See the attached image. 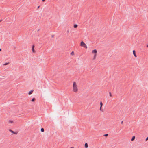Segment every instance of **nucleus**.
Segmentation results:
<instances>
[{
	"label": "nucleus",
	"mask_w": 148,
	"mask_h": 148,
	"mask_svg": "<svg viewBox=\"0 0 148 148\" xmlns=\"http://www.w3.org/2000/svg\"><path fill=\"white\" fill-rule=\"evenodd\" d=\"M1 51V48L0 49V51Z\"/></svg>",
	"instance_id": "obj_29"
},
{
	"label": "nucleus",
	"mask_w": 148,
	"mask_h": 148,
	"mask_svg": "<svg viewBox=\"0 0 148 148\" xmlns=\"http://www.w3.org/2000/svg\"><path fill=\"white\" fill-rule=\"evenodd\" d=\"M41 131L42 132H43L44 131V130L43 128H41Z\"/></svg>",
	"instance_id": "obj_12"
},
{
	"label": "nucleus",
	"mask_w": 148,
	"mask_h": 148,
	"mask_svg": "<svg viewBox=\"0 0 148 148\" xmlns=\"http://www.w3.org/2000/svg\"><path fill=\"white\" fill-rule=\"evenodd\" d=\"M35 100V99L34 98L32 99L31 100V101L32 102H34Z\"/></svg>",
	"instance_id": "obj_13"
},
{
	"label": "nucleus",
	"mask_w": 148,
	"mask_h": 148,
	"mask_svg": "<svg viewBox=\"0 0 148 148\" xmlns=\"http://www.w3.org/2000/svg\"><path fill=\"white\" fill-rule=\"evenodd\" d=\"M133 54L134 56L136 57L137 55H136V54L135 51L134 50L133 51Z\"/></svg>",
	"instance_id": "obj_7"
},
{
	"label": "nucleus",
	"mask_w": 148,
	"mask_h": 148,
	"mask_svg": "<svg viewBox=\"0 0 148 148\" xmlns=\"http://www.w3.org/2000/svg\"><path fill=\"white\" fill-rule=\"evenodd\" d=\"M71 54L72 55H74V52L73 51H72L71 53Z\"/></svg>",
	"instance_id": "obj_19"
},
{
	"label": "nucleus",
	"mask_w": 148,
	"mask_h": 148,
	"mask_svg": "<svg viewBox=\"0 0 148 148\" xmlns=\"http://www.w3.org/2000/svg\"><path fill=\"white\" fill-rule=\"evenodd\" d=\"M9 131L11 132V133H12L14 134H17V133L15 132L14 131H12L10 129L9 130Z\"/></svg>",
	"instance_id": "obj_3"
},
{
	"label": "nucleus",
	"mask_w": 148,
	"mask_h": 148,
	"mask_svg": "<svg viewBox=\"0 0 148 148\" xmlns=\"http://www.w3.org/2000/svg\"><path fill=\"white\" fill-rule=\"evenodd\" d=\"M92 53H93L96 54L97 53V50L96 49H94L92 51Z\"/></svg>",
	"instance_id": "obj_5"
},
{
	"label": "nucleus",
	"mask_w": 148,
	"mask_h": 148,
	"mask_svg": "<svg viewBox=\"0 0 148 148\" xmlns=\"http://www.w3.org/2000/svg\"><path fill=\"white\" fill-rule=\"evenodd\" d=\"M45 0H42V1L43 2H44V1Z\"/></svg>",
	"instance_id": "obj_26"
},
{
	"label": "nucleus",
	"mask_w": 148,
	"mask_h": 148,
	"mask_svg": "<svg viewBox=\"0 0 148 148\" xmlns=\"http://www.w3.org/2000/svg\"><path fill=\"white\" fill-rule=\"evenodd\" d=\"M2 21L1 20H0V22Z\"/></svg>",
	"instance_id": "obj_31"
},
{
	"label": "nucleus",
	"mask_w": 148,
	"mask_h": 148,
	"mask_svg": "<svg viewBox=\"0 0 148 148\" xmlns=\"http://www.w3.org/2000/svg\"><path fill=\"white\" fill-rule=\"evenodd\" d=\"M101 108H102V107H101V106H100V110L101 111L103 112V110Z\"/></svg>",
	"instance_id": "obj_15"
},
{
	"label": "nucleus",
	"mask_w": 148,
	"mask_h": 148,
	"mask_svg": "<svg viewBox=\"0 0 148 148\" xmlns=\"http://www.w3.org/2000/svg\"><path fill=\"white\" fill-rule=\"evenodd\" d=\"M147 47H148V45H147Z\"/></svg>",
	"instance_id": "obj_30"
},
{
	"label": "nucleus",
	"mask_w": 148,
	"mask_h": 148,
	"mask_svg": "<svg viewBox=\"0 0 148 148\" xmlns=\"http://www.w3.org/2000/svg\"><path fill=\"white\" fill-rule=\"evenodd\" d=\"M77 87V85L76 84V82H73V87Z\"/></svg>",
	"instance_id": "obj_6"
},
{
	"label": "nucleus",
	"mask_w": 148,
	"mask_h": 148,
	"mask_svg": "<svg viewBox=\"0 0 148 148\" xmlns=\"http://www.w3.org/2000/svg\"><path fill=\"white\" fill-rule=\"evenodd\" d=\"M54 35H51V37H52V38L53 37H54Z\"/></svg>",
	"instance_id": "obj_23"
},
{
	"label": "nucleus",
	"mask_w": 148,
	"mask_h": 148,
	"mask_svg": "<svg viewBox=\"0 0 148 148\" xmlns=\"http://www.w3.org/2000/svg\"><path fill=\"white\" fill-rule=\"evenodd\" d=\"M34 45H33L32 47V52L34 53L35 52V50L34 49Z\"/></svg>",
	"instance_id": "obj_4"
},
{
	"label": "nucleus",
	"mask_w": 148,
	"mask_h": 148,
	"mask_svg": "<svg viewBox=\"0 0 148 148\" xmlns=\"http://www.w3.org/2000/svg\"><path fill=\"white\" fill-rule=\"evenodd\" d=\"M100 106H101V107H102L103 106V103L101 101V102L100 103Z\"/></svg>",
	"instance_id": "obj_14"
},
{
	"label": "nucleus",
	"mask_w": 148,
	"mask_h": 148,
	"mask_svg": "<svg viewBox=\"0 0 148 148\" xmlns=\"http://www.w3.org/2000/svg\"><path fill=\"white\" fill-rule=\"evenodd\" d=\"M73 91L75 92H76L77 91V87H73Z\"/></svg>",
	"instance_id": "obj_2"
},
{
	"label": "nucleus",
	"mask_w": 148,
	"mask_h": 148,
	"mask_svg": "<svg viewBox=\"0 0 148 148\" xmlns=\"http://www.w3.org/2000/svg\"><path fill=\"white\" fill-rule=\"evenodd\" d=\"M135 138V137L134 136H133L132 138L131 139V141H133L134 139Z\"/></svg>",
	"instance_id": "obj_10"
},
{
	"label": "nucleus",
	"mask_w": 148,
	"mask_h": 148,
	"mask_svg": "<svg viewBox=\"0 0 148 148\" xmlns=\"http://www.w3.org/2000/svg\"><path fill=\"white\" fill-rule=\"evenodd\" d=\"M96 54H95L94 56V59H95V57H96Z\"/></svg>",
	"instance_id": "obj_20"
},
{
	"label": "nucleus",
	"mask_w": 148,
	"mask_h": 148,
	"mask_svg": "<svg viewBox=\"0 0 148 148\" xmlns=\"http://www.w3.org/2000/svg\"><path fill=\"white\" fill-rule=\"evenodd\" d=\"M109 94H110V96H112V95L111 94V92H109Z\"/></svg>",
	"instance_id": "obj_22"
},
{
	"label": "nucleus",
	"mask_w": 148,
	"mask_h": 148,
	"mask_svg": "<svg viewBox=\"0 0 148 148\" xmlns=\"http://www.w3.org/2000/svg\"><path fill=\"white\" fill-rule=\"evenodd\" d=\"M33 91H34V90H30L28 94L29 95H30L33 92Z\"/></svg>",
	"instance_id": "obj_8"
},
{
	"label": "nucleus",
	"mask_w": 148,
	"mask_h": 148,
	"mask_svg": "<svg viewBox=\"0 0 148 148\" xmlns=\"http://www.w3.org/2000/svg\"><path fill=\"white\" fill-rule=\"evenodd\" d=\"M67 32H68V33H69V30H67Z\"/></svg>",
	"instance_id": "obj_28"
},
{
	"label": "nucleus",
	"mask_w": 148,
	"mask_h": 148,
	"mask_svg": "<svg viewBox=\"0 0 148 148\" xmlns=\"http://www.w3.org/2000/svg\"><path fill=\"white\" fill-rule=\"evenodd\" d=\"M148 140V137H147L146 138V139H145V140L146 141H147Z\"/></svg>",
	"instance_id": "obj_21"
},
{
	"label": "nucleus",
	"mask_w": 148,
	"mask_h": 148,
	"mask_svg": "<svg viewBox=\"0 0 148 148\" xmlns=\"http://www.w3.org/2000/svg\"><path fill=\"white\" fill-rule=\"evenodd\" d=\"M85 147V148H87L88 147V145L87 143H86L84 145Z\"/></svg>",
	"instance_id": "obj_9"
},
{
	"label": "nucleus",
	"mask_w": 148,
	"mask_h": 148,
	"mask_svg": "<svg viewBox=\"0 0 148 148\" xmlns=\"http://www.w3.org/2000/svg\"><path fill=\"white\" fill-rule=\"evenodd\" d=\"M40 6H38V7H37V9H39V8H40Z\"/></svg>",
	"instance_id": "obj_24"
},
{
	"label": "nucleus",
	"mask_w": 148,
	"mask_h": 148,
	"mask_svg": "<svg viewBox=\"0 0 148 148\" xmlns=\"http://www.w3.org/2000/svg\"><path fill=\"white\" fill-rule=\"evenodd\" d=\"M108 134H104V135L106 137L108 135Z\"/></svg>",
	"instance_id": "obj_18"
},
{
	"label": "nucleus",
	"mask_w": 148,
	"mask_h": 148,
	"mask_svg": "<svg viewBox=\"0 0 148 148\" xmlns=\"http://www.w3.org/2000/svg\"><path fill=\"white\" fill-rule=\"evenodd\" d=\"M9 64V62H7V63H5L4 64V65H7L8 64Z\"/></svg>",
	"instance_id": "obj_16"
},
{
	"label": "nucleus",
	"mask_w": 148,
	"mask_h": 148,
	"mask_svg": "<svg viewBox=\"0 0 148 148\" xmlns=\"http://www.w3.org/2000/svg\"><path fill=\"white\" fill-rule=\"evenodd\" d=\"M80 45L83 47H84L86 48H87V47L86 44L83 41H81L80 43Z\"/></svg>",
	"instance_id": "obj_1"
},
{
	"label": "nucleus",
	"mask_w": 148,
	"mask_h": 148,
	"mask_svg": "<svg viewBox=\"0 0 148 148\" xmlns=\"http://www.w3.org/2000/svg\"><path fill=\"white\" fill-rule=\"evenodd\" d=\"M9 122L11 123H13V121H12L10 120L9 121Z\"/></svg>",
	"instance_id": "obj_17"
},
{
	"label": "nucleus",
	"mask_w": 148,
	"mask_h": 148,
	"mask_svg": "<svg viewBox=\"0 0 148 148\" xmlns=\"http://www.w3.org/2000/svg\"><path fill=\"white\" fill-rule=\"evenodd\" d=\"M70 148H74V147H70Z\"/></svg>",
	"instance_id": "obj_27"
},
{
	"label": "nucleus",
	"mask_w": 148,
	"mask_h": 148,
	"mask_svg": "<svg viewBox=\"0 0 148 148\" xmlns=\"http://www.w3.org/2000/svg\"><path fill=\"white\" fill-rule=\"evenodd\" d=\"M123 121L121 122V124H123Z\"/></svg>",
	"instance_id": "obj_25"
},
{
	"label": "nucleus",
	"mask_w": 148,
	"mask_h": 148,
	"mask_svg": "<svg viewBox=\"0 0 148 148\" xmlns=\"http://www.w3.org/2000/svg\"><path fill=\"white\" fill-rule=\"evenodd\" d=\"M78 26H77V24H75L74 25V28H76Z\"/></svg>",
	"instance_id": "obj_11"
}]
</instances>
